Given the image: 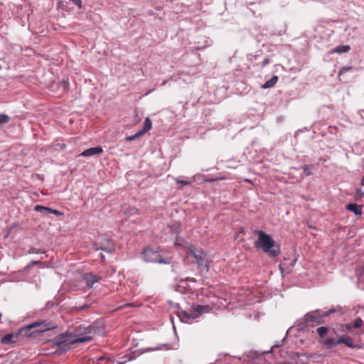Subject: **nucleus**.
<instances>
[{"label": "nucleus", "instance_id": "obj_2", "mask_svg": "<svg viewBox=\"0 0 364 364\" xmlns=\"http://www.w3.org/2000/svg\"><path fill=\"white\" fill-rule=\"evenodd\" d=\"M168 304L170 306H171L173 309H177L176 311L177 316L179 317L180 320L182 322H190L191 321L198 318L200 316H201L203 313L209 312L211 309L209 306H203V305H196L193 306L190 309L188 310H181L179 311L178 309H179V306L177 304H175L172 301H168Z\"/></svg>", "mask_w": 364, "mask_h": 364}, {"label": "nucleus", "instance_id": "obj_33", "mask_svg": "<svg viewBox=\"0 0 364 364\" xmlns=\"http://www.w3.org/2000/svg\"><path fill=\"white\" fill-rule=\"evenodd\" d=\"M345 327L347 330L350 331L353 326L350 323H347L345 325Z\"/></svg>", "mask_w": 364, "mask_h": 364}, {"label": "nucleus", "instance_id": "obj_14", "mask_svg": "<svg viewBox=\"0 0 364 364\" xmlns=\"http://www.w3.org/2000/svg\"><path fill=\"white\" fill-rule=\"evenodd\" d=\"M151 126H152L151 120L149 117H146L144 122V125H143L142 129H139V131L140 132V133L142 135H144L145 133H146L151 129Z\"/></svg>", "mask_w": 364, "mask_h": 364}, {"label": "nucleus", "instance_id": "obj_3", "mask_svg": "<svg viewBox=\"0 0 364 364\" xmlns=\"http://www.w3.org/2000/svg\"><path fill=\"white\" fill-rule=\"evenodd\" d=\"M92 337L89 336H85L74 338L71 334L61 333L56 337L55 340V346H57L60 350L66 352L70 348V345L77 343H85L92 341Z\"/></svg>", "mask_w": 364, "mask_h": 364}, {"label": "nucleus", "instance_id": "obj_15", "mask_svg": "<svg viewBox=\"0 0 364 364\" xmlns=\"http://www.w3.org/2000/svg\"><path fill=\"white\" fill-rule=\"evenodd\" d=\"M323 343L326 346V348L331 349L335 347L337 344H339L338 340L336 341L333 338H328L323 341Z\"/></svg>", "mask_w": 364, "mask_h": 364}, {"label": "nucleus", "instance_id": "obj_12", "mask_svg": "<svg viewBox=\"0 0 364 364\" xmlns=\"http://www.w3.org/2000/svg\"><path fill=\"white\" fill-rule=\"evenodd\" d=\"M346 209L349 211L353 212L356 215H360L362 214V208L355 203L348 204Z\"/></svg>", "mask_w": 364, "mask_h": 364}, {"label": "nucleus", "instance_id": "obj_13", "mask_svg": "<svg viewBox=\"0 0 364 364\" xmlns=\"http://www.w3.org/2000/svg\"><path fill=\"white\" fill-rule=\"evenodd\" d=\"M278 81V76L274 75L269 80L266 81L261 87L262 89H268L273 87Z\"/></svg>", "mask_w": 364, "mask_h": 364}, {"label": "nucleus", "instance_id": "obj_37", "mask_svg": "<svg viewBox=\"0 0 364 364\" xmlns=\"http://www.w3.org/2000/svg\"><path fill=\"white\" fill-rule=\"evenodd\" d=\"M100 258H101V259H102V261H104V260H105V255H104L103 254L100 253Z\"/></svg>", "mask_w": 364, "mask_h": 364}, {"label": "nucleus", "instance_id": "obj_36", "mask_svg": "<svg viewBox=\"0 0 364 364\" xmlns=\"http://www.w3.org/2000/svg\"><path fill=\"white\" fill-rule=\"evenodd\" d=\"M90 305H83L82 306L80 309L83 310V309H86L89 307Z\"/></svg>", "mask_w": 364, "mask_h": 364}, {"label": "nucleus", "instance_id": "obj_27", "mask_svg": "<svg viewBox=\"0 0 364 364\" xmlns=\"http://www.w3.org/2000/svg\"><path fill=\"white\" fill-rule=\"evenodd\" d=\"M181 224L179 223H174L171 226L170 228L172 230V232L177 234L178 230L180 228Z\"/></svg>", "mask_w": 364, "mask_h": 364}, {"label": "nucleus", "instance_id": "obj_32", "mask_svg": "<svg viewBox=\"0 0 364 364\" xmlns=\"http://www.w3.org/2000/svg\"><path fill=\"white\" fill-rule=\"evenodd\" d=\"M269 63V59L266 58L262 61V66L264 67V66L267 65Z\"/></svg>", "mask_w": 364, "mask_h": 364}, {"label": "nucleus", "instance_id": "obj_25", "mask_svg": "<svg viewBox=\"0 0 364 364\" xmlns=\"http://www.w3.org/2000/svg\"><path fill=\"white\" fill-rule=\"evenodd\" d=\"M44 252H45L43 250L39 249V248H36V247H31L28 250L29 254H43Z\"/></svg>", "mask_w": 364, "mask_h": 364}, {"label": "nucleus", "instance_id": "obj_22", "mask_svg": "<svg viewBox=\"0 0 364 364\" xmlns=\"http://www.w3.org/2000/svg\"><path fill=\"white\" fill-rule=\"evenodd\" d=\"M42 262H40V261H31L28 264H27L25 267H24V272H29L30 269L31 268V267L33 265H40L41 264Z\"/></svg>", "mask_w": 364, "mask_h": 364}, {"label": "nucleus", "instance_id": "obj_40", "mask_svg": "<svg viewBox=\"0 0 364 364\" xmlns=\"http://www.w3.org/2000/svg\"><path fill=\"white\" fill-rule=\"evenodd\" d=\"M117 364H124V362H119Z\"/></svg>", "mask_w": 364, "mask_h": 364}, {"label": "nucleus", "instance_id": "obj_11", "mask_svg": "<svg viewBox=\"0 0 364 364\" xmlns=\"http://www.w3.org/2000/svg\"><path fill=\"white\" fill-rule=\"evenodd\" d=\"M18 336L14 333H8L1 338V342L2 344H10L16 341Z\"/></svg>", "mask_w": 364, "mask_h": 364}, {"label": "nucleus", "instance_id": "obj_20", "mask_svg": "<svg viewBox=\"0 0 364 364\" xmlns=\"http://www.w3.org/2000/svg\"><path fill=\"white\" fill-rule=\"evenodd\" d=\"M10 117L6 114H0V125L6 124L9 122Z\"/></svg>", "mask_w": 364, "mask_h": 364}, {"label": "nucleus", "instance_id": "obj_19", "mask_svg": "<svg viewBox=\"0 0 364 364\" xmlns=\"http://www.w3.org/2000/svg\"><path fill=\"white\" fill-rule=\"evenodd\" d=\"M329 328L326 326H321L316 328V332L321 338H324L328 333Z\"/></svg>", "mask_w": 364, "mask_h": 364}, {"label": "nucleus", "instance_id": "obj_29", "mask_svg": "<svg viewBox=\"0 0 364 364\" xmlns=\"http://www.w3.org/2000/svg\"><path fill=\"white\" fill-rule=\"evenodd\" d=\"M336 311H337V309L332 308V309H329L328 311H324L323 313V316H324L326 318V317H328V316H330V314L335 313Z\"/></svg>", "mask_w": 364, "mask_h": 364}, {"label": "nucleus", "instance_id": "obj_31", "mask_svg": "<svg viewBox=\"0 0 364 364\" xmlns=\"http://www.w3.org/2000/svg\"><path fill=\"white\" fill-rule=\"evenodd\" d=\"M49 213H52V214H54L55 215H58V216H60V215H63V213L58 210H55V209H52L50 208V210L49 211Z\"/></svg>", "mask_w": 364, "mask_h": 364}, {"label": "nucleus", "instance_id": "obj_16", "mask_svg": "<svg viewBox=\"0 0 364 364\" xmlns=\"http://www.w3.org/2000/svg\"><path fill=\"white\" fill-rule=\"evenodd\" d=\"M350 50V47L348 45H342L339 46H336L332 50V53H348Z\"/></svg>", "mask_w": 364, "mask_h": 364}, {"label": "nucleus", "instance_id": "obj_7", "mask_svg": "<svg viewBox=\"0 0 364 364\" xmlns=\"http://www.w3.org/2000/svg\"><path fill=\"white\" fill-rule=\"evenodd\" d=\"M325 318L321 314L320 310L316 309L315 311H310L305 314L304 317V323L306 326H311L321 324L324 322L323 318Z\"/></svg>", "mask_w": 364, "mask_h": 364}, {"label": "nucleus", "instance_id": "obj_10", "mask_svg": "<svg viewBox=\"0 0 364 364\" xmlns=\"http://www.w3.org/2000/svg\"><path fill=\"white\" fill-rule=\"evenodd\" d=\"M338 343L345 344L346 346H348V348H350L352 349L361 348L360 346L353 343V338L350 336L340 337L338 338Z\"/></svg>", "mask_w": 364, "mask_h": 364}, {"label": "nucleus", "instance_id": "obj_34", "mask_svg": "<svg viewBox=\"0 0 364 364\" xmlns=\"http://www.w3.org/2000/svg\"><path fill=\"white\" fill-rule=\"evenodd\" d=\"M363 194V193L360 189L357 190V191H356L357 196H362Z\"/></svg>", "mask_w": 364, "mask_h": 364}, {"label": "nucleus", "instance_id": "obj_9", "mask_svg": "<svg viewBox=\"0 0 364 364\" xmlns=\"http://www.w3.org/2000/svg\"><path fill=\"white\" fill-rule=\"evenodd\" d=\"M103 152V149L101 146H95L92 147L90 149H87L82 151L80 156H84V157H90L95 155H99Z\"/></svg>", "mask_w": 364, "mask_h": 364}, {"label": "nucleus", "instance_id": "obj_39", "mask_svg": "<svg viewBox=\"0 0 364 364\" xmlns=\"http://www.w3.org/2000/svg\"><path fill=\"white\" fill-rule=\"evenodd\" d=\"M296 261V259H293V262H292V263H291V266H292V267L294 265V264H295Z\"/></svg>", "mask_w": 364, "mask_h": 364}, {"label": "nucleus", "instance_id": "obj_5", "mask_svg": "<svg viewBox=\"0 0 364 364\" xmlns=\"http://www.w3.org/2000/svg\"><path fill=\"white\" fill-rule=\"evenodd\" d=\"M52 328L49 323L44 321L34 322L20 330V334L27 337L36 336L37 334L45 332Z\"/></svg>", "mask_w": 364, "mask_h": 364}, {"label": "nucleus", "instance_id": "obj_6", "mask_svg": "<svg viewBox=\"0 0 364 364\" xmlns=\"http://www.w3.org/2000/svg\"><path fill=\"white\" fill-rule=\"evenodd\" d=\"M187 255L193 256L196 259L200 268L206 269L207 271L208 270V257L206 253L198 250L194 246H191L187 250Z\"/></svg>", "mask_w": 364, "mask_h": 364}, {"label": "nucleus", "instance_id": "obj_30", "mask_svg": "<svg viewBox=\"0 0 364 364\" xmlns=\"http://www.w3.org/2000/svg\"><path fill=\"white\" fill-rule=\"evenodd\" d=\"M176 183H180L181 184L182 186H186V185H188L191 183V182L188 180H180V179H176Z\"/></svg>", "mask_w": 364, "mask_h": 364}, {"label": "nucleus", "instance_id": "obj_21", "mask_svg": "<svg viewBox=\"0 0 364 364\" xmlns=\"http://www.w3.org/2000/svg\"><path fill=\"white\" fill-rule=\"evenodd\" d=\"M363 321L360 317H358L354 320L353 326L355 328H359L363 326Z\"/></svg>", "mask_w": 364, "mask_h": 364}, {"label": "nucleus", "instance_id": "obj_18", "mask_svg": "<svg viewBox=\"0 0 364 364\" xmlns=\"http://www.w3.org/2000/svg\"><path fill=\"white\" fill-rule=\"evenodd\" d=\"M34 210L36 212L41 213L44 215H47L49 214V211L50 210V208L37 205L34 207Z\"/></svg>", "mask_w": 364, "mask_h": 364}, {"label": "nucleus", "instance_id": "obj_1", "mask_svg": "<svg viewBox=\"0 0 364 364\" xmlns=\"http://www.w3.org/2000/svg\"><path fill=\"white\" fill-rule=\"evenodd\" d=\"M255 233L258 236L254 243L256 249L262 250L269 258H275L280 255V245L269 235L262 230H255Z\"/></svg>", "mask_w": 364, "mask_h": 364}, {"label": "nucleus", "instance_id": "obj_17", "mask_svg": "<svg viewBox=\"0 0 364 364\" xmlns=\"http://www.w3.org/2000/svg\"><path fill=\"white\" fill-rule=\"evenodd\" d=\"M97 250H100L106 252L111 253L114 251V245L112 242H108L106 245H101L100 247H97Z\"/></svg>", "mask_w": 364, "mask_h": 364}, {"label": "nucleus", "instance_id": "obj_42", "mask_svg": "<svg viewBox=\"0 0 364 364\" xmlns=\"http://www.w3.org/2000/svg\"><path fill=\"white\" fill-rule=\"evenodd\" d=\"M362 272L364 274V267L362 269Z\"/></svg>", "mask_w": 364, "mask_h": 364}, {"label": "nucleus", "instance_id": "obj_26", "mask_svg": "<svg viewBox=\"0 0 364 364\" xmlns=\"http://www.w3.org/2000/svg\"><path fill=\"white\" fill-rule=\"evenodd\" d=\"M353 69V67L352 66H345V67H343L339 73H338V77H341L342 75L345 74L346 73L351 70Z\"/></svg>", "mask_w": 364, "mask_h": 364}, {"label": "nucleus", "instance_id": "obj_8", "mask_svg": "<svg viewBox=\"0 0 364 364\" xmlns=\"http://www.w3.org/2000/svg\"><path fill=\"white\" fill-rule=\"evenodd\" d=\"M83 279L85 281L87 286L92 288L95 283L100 281L101 277L92 273H87L84 274Z\"/></svg>", "mask_w": 364, "mask_h": 364}, {"label": "nucleus", "instance_id": "obj_38", "mask_svg": "<svg viewBox=\"0 0 364 364\" xmlns=\"http://www.w3.org/2000/svg\"><path fill=\"white\" fill-rule=\"evenodd\" d=\"M360 185H361L362 186H364V176H363V177L362 178V179H361Z\"/></svg>", "mask_w": 364, "mask_h": 364}, {"label": "nucleus", "instance_id": "obj_35", "mask_svg": "<svg viewBox=\"0 0 364 364\" xmlns=\"http://www.w3.org/2000/svg\"><path fill=\"white\" fill-rule=\"evenodd\" d=\"M186 280L190 281L191 282H196V280L194 278H190V277L186 278Z\"/></svg>", "mask_w": 364, "mask_h": 364}, {"label": "nucleus", "instance_id": "obj_41", "mask_svg": "<svg viewBox=\"0 0 364 364\" xmlns=\"http://www.w3.org/2000/svg\"><path fill=\"white\" fill-rule=\"evenodd\" d=\"M279 269L282 270V264L279 265Z\"/></svg>", "mask_w": 364, "mask_h": 364}, {"label": "nucleus", "instance_id": "obj_24", "mask_svg": "<svg viewBox=\"0 0 364 364\" xmlns=\"http://www.w3.org/2000/svg\"><path fill=\"white\" fill-rule=\"evenodd\" d=\"M259 355V353L257 351H249L247 353V356L252 360L256 359Z\"/></svg>", "mask_w": 364, "mask_h": 364}, {"label": "nucleus", "instance_id": "obj_23", "mask_svg": "<svg viewBox=\"0 0 364 364\" xmlns=\"http://www.w3.org/2000/svg\"><path fill=\"white\" fill-rule=\"evenodd\" d=\"M143 136L139 131H138L136 134H133V135H131V136H129L126 138V140L127 141H134L136 139L140 137Z\"/></svg>", "mask_w": 364, "mask_h": 364}, {"label": "nucleus", "instance_id": "obj_28", "mask_svg": "<svg viewBox=\"0 0 364 364\" xmlns=\"http://www.w3.org/2000/svg\"><path fill=\"white\" fill-rule=\"evenodd\" d=\"M311 166L309 165H306L303 167V171L306 176H310L311 174Z\"/></svg>", "mask_w": 364, "mask_h": 364}, {"label": "nucleus", "instance_id": "obj_4", "mask_svg": "<svg viewBox=\"0 0 364 364\" xmlns=\"http://www.w3.org/2000/svg\"><path fill=\"white\" fill-rule=\"evenodd\" d=\"M159 252L150 247H146L143 252V257L145 262L159 263V264H171L172 272H176V265L172 264V259L170 257H164Z\"/></svg>", "mask_w": 364, "mask_h": 364}]
</instances>
